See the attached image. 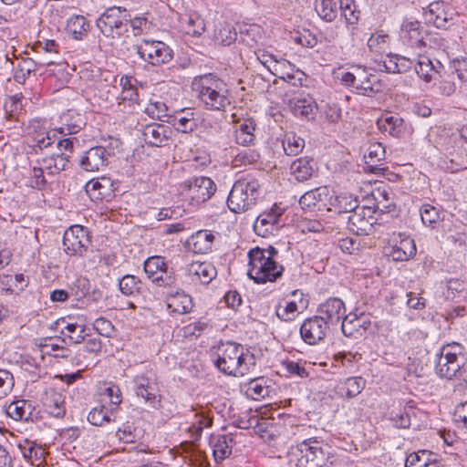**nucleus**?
I'll return each instance as SVG.
<instances>
[{
    "label": "nucleus",
    "instance_id": "f257e3e1",
    "mask_svg": "<svg viewBox=\"0 0 467 467\" xmlns=\"http://www.w3.org/2000/svg\"><path fill=\"white\" fill-rule=\"evenodd\" d=\"M216 355L214 365L226 375L243 377L255 366L254 354L235 342L222 343L217 348Z\"/></svg>",
    "mask_w": 467,
    "mask_h": 467
},
{
    "label": "nucleus",
    "instance_id": "f03ea898",
    "mask_svg": "<svg viewBox=\"0 0 467 467\" xmlns=\"http://www.w3.org/2000/svg\"><path fill=\"white\" fill-rule=\"evenodd\" d=\"M261 183L254 174H244L236 180L228 195V208L240 213L251 209L261 195Z\"/></svg>",
    "mask_w": 467,
    "mask_h": 467
},
{
    "label": "nucleus",
    "instance_id": "7ed1b4c3",
    "mask_svg": "<svg viewBox=\"0 0 467 467\" xmlns=\"http://www.w3.org/2000/svg\"><path fill=\"white\" fill-rule=\"evenodd\" d=\"M289 462L296 467H328V448L317 440L304 441L289 452Z\"/></svg>",
    "mask_w": 467,
    "mask_h": 467
},
{
    "label": "nucleus",
    "instance_id": "20e7f679",
    "mask_svg": "<svg viewBox=\"0 0 467 467\" xmlns=\"http://www.w3.org/2000/svg\"><path fill=\"white\" fill-rule=\"evenodd\" d=\"M436 357L435 372L440 378L447 379L457 377L467 361L463 346L457 342L442 346Z\"/></svg>",
    "mask_w": 467,
    "mask_h": 467
},
{
    "label": "nucleus",
    "instance_id": "39448f33",
    "mask_svg": "<svg viewBox=\"0 0 467 467\" xmlns=\"http://www.w3.org/2000/svg\"><path fill=\"white\" fill-rule=\"evenodd\" d=\"M249 269L248 276L257 284L275 282L281 277L284 266L269 256H265L259 247L248 253Z\"/></svg>",
    "mask_w": 467,
    "mask_h": 467
},
{
    "label": "nucleus",
    "instance_id": "423d86ee",
    "mask_svg": "<svg viewBox=\"0 0 467 467\" xmlns=\"http://www.w3.org/2000/svg\"><path fill=\"white\" fill-rule=\"evenodd\" d=\"M128 21L126 9L111 6L97 19L96 24L105 36L116 38L128 31Z\"/></svg>",
    "mask_w": 467,
    "mask_h": 467
},
{
    "label": "nucleus",
    "instance_id": "0eeeda50",
    "mask_svg": "<svg viewBox=\"0 0 467 467\" xmlns=\"http://www.w3.org/2000/svg\"><path fill=\"white\" fill-rule=\"evenodd\" d=\"M144 272L147 277L158 286L171 287L176 285L177 279L174 272L168 269L164 258L150 256L144 262Z\"/></svg>",
    "mask_w": 467,
    "mask_h": 467
},
{
    "label": "nucleus",
    "instance_id": "6e6552de",
    "mask_svg": "<svg viewBox=\"0 0 467 467\" xmlns=\"http://www.w3.org/2000/svg\"><path fill=\"white\" fill-rule=\"evenodd\" d=\"M90 244L88 233L81 225H73L65 231L63 247L67 254L82 256Z\"/></svg>",
    "mask_w": 467,
    "mask_h": 467
},
{
    "label": "nucleus",
    "instance_id": "1a4fd4ad",
    "mask_svg": "<svg viewBox=\"0 0 467 467\" xmlns=\"http://www.w3.org/2000/svg\"><path fill=\"white\" fill-rule=\"evenodd\" d=\"M138 53L153 66L168 63L172 58L171 49L162 41L143 40L138 47Z\"/></svg>",
    "mask_w": 467,
    "mask_h": 467
},
{
    "label": "nucleus",
    "instance_id": "9d476101",
    "mask_svg": "<svg viewBox=\"0 0 467 467\" xmlns=\"http://www.w3.org/2000/svg\"><path fill=\"white\" fill-rule=\"evenodd\" d=\"M374 209L369 206H359L347 217L348 229L357 235L370 234L376 223Z\"/></svg>",
    "mask_w": 467,
    "mask_h": 467
},
{
    "label": "nucleus",
    "instance_id": "9b49d317",
    "mask_svg": "<svg viewBox=\"0 0 467 467\" xmlns=\"http://www.w3.org/2000/svg\"><path fill=\"white\" fill-rule=\"evenodd\" d=\"M416 251L414 240L401 233L393 234L389 241V246L386 248L387 254L396 262L408 261L415 255Z\"/></svg>",
    "mask_w": 467,
    "mask_h": 467
},
{
    "label": "nucleus",
    "instance_id": "f8f14e48",
    "mask_svg": "<svg viewBox=\"0 0 467 467\" xmlns=\"http://www.w3.org/2000/svg\"><path fill=\"white\" fill-rule=\"evenodd\" d=\"M329 330L326 321L316 315L303 321L299 332L303 341L313 346L323 341Z\"/></svg>",
    "mask_w": 467,
    "mask_h": 467
},
{
    "label": "nucleus",
    "instance_id": "ddd939ff",
    "mask_svg": "<svg viewBox=\"0 0 467 467\" xmlns=\"http://www.w3.org/2000/svg\"><path fill=\"white\" fill-rule=\"evenodd\" d=\"M188 196L193 204H200L208 201L216 192V184L205 176L195 177L184 182Z\"/></svg>",
    "mask_w": 467,
    "mask_h": 467
},
{
    "label": "nucleus",
    "instance_id": "4468645a",
    "mask_svg": "<svg viewBox=\"0 0 467 467\" xmlns=\"http://www.w3.org/2000/svg\"><path fill=\"white\" fill-rule=\"evenodd\" d=\"M133 389L138 398L151 408H157L161 402V394L157 382L144 375H137L133 379Z\"/></svg>",
    "mask_w": 467,
    "mask_h": 467
},
{
    "label": "nucleus",
    "instance_id": "2eb2a0df",
    "mask_svg": "<svg viewBox=\"0 0 467 467\" xmlns=\"http://www.w3.org/2000/svg\"><path fill=\"white\" fill-rule=\"evenodd\" d=\"M317 316L331 328L337 327L346 316L345 303L338 297H330L317 307Z\"/></svg>",
    "mask_w": 467,
    "mask_h": 467
},
{
    "label": "nucleus",
    "instance_id": "dca6fc26",
    "mask_svg": "<svg viewBox=\"0 0 467 467\" xmlns=\"http://www.w3.org/2000/svg\"><path fill=\"white\" fill-rule=\"evenodd\" d=\"M401 38L412 48L421 50L427 45L428 34L420 22L406 20L401 26Z\"/></svg>",
    "mask_w": 467,
    "mask_h": 467
},
{
    "label": "nucleus",
    "instance_id": "f3484780",
    "mask_svg": "<svg viewBox=\"0 0 467 467\" xmlns=\"http://www.w3.org/2000/svg\"><path fill=\"white\" fill-rule=\"evenodd\" d=\"M371 322L369 317L364 312L348 313L341 322V330L344 336L348 337L358 338L362 337L370 327Z\"/></svg>",
    "mask_w": 467,
    "mask_h": 467
},
{
    "label": "nucleus",
    "instance_id": "a211bd4d",
    "mask_svg": "<svg viewBox=\"0 0 467 467\" xmlns=\"http://www.w3.org/2000/svg\"><path fill=\"white\" fill-rule=\"evenodd\" d=\"M454 12L443 1H435L428 5L424 11L426 21L437 28H446L453 18Z\"/></svg>",
    "mask_w": 467,
    "mask_h": 467
},
{
    "label": "nucleus",
    "instance_id": "6ab92c4d",
    "mask_svg": "<svg viewBox=\"0 0 467 467\" xmlns=\"http://www.w3.org/2000/svg\"><path fill=\"white\" fill-rule=\"evenodd\" d=\"M330 200L331 196L328 188L327 186H320L304 193L299 200V203L305 210L322 211L327 209L329 211L331 208L327 207V205L330 203Z\"/></svg>",
    "mask_w": 467,
    "mask_h": 467
},
{
    "label": "nucleus",
    "instance_id": "aec40b11",
    "mask_svg": "<svg viewBox=\"0 0 467 467\" xmlns=\"http://www.w3.org/2000/svg\"><path fill=\"white\" fill-rule=\"evenodd\" d=\"M284 210L276 204H274L269 211H265L258 215L254 223V230L256 234L265 237L276 229L279 218Z\"/></svg>",
    "mask_w": 467,
    "mask_h": 467
},
{
    "label": "nucleus",
    "instance_id": "412c9836",
    "mask_svg": "<svg viewBox=\"0 0 467 467\" xmlns=\"http://www.w3.org/2000/svg\"><path fill=\"white\" fill-rule=\"evenodd\" d=\"M110 153L102 146L90 148L80 160V166L87 171H98L107 165Z\"/></svg>",
    "mask_w": 467,
    "mask_h": 467
},
{
    "label": "nucleus",
    "instance_id": "4be33fe9",
    "mask_svg": "<svg viewBox=\"0 0 467 467\" xmlns=\"http://www.w3.org/2000/svg\"><path fill=\"white\" fill-rule=\"evenodd\" d=\"M186 272L192 282L208 285L217 275L215 266L210 262H192L187 265Z\"/></svg>",
    "mask_w": 467,
    "mask_h": 467
},
{
    "label": "nucleus",
    "instance_id": "5701e85b",
    "mask_svg": "<svg viewBox=\"0 0 467 467\" xmlns=\"http://www.w3.org/2000/svg\"><path fill=\"white\" fill-rule=\"evenodd\" d=\"M165 302L169 312L175 315L189 313L193 306L191 296L185 294L181 289L168 292Z\"/></svg>",
    "mask_w": 467,
    "mask_h": 467
},
{
    "label": "nucleus",
    "instance_id": "b1692460",
    "mask_svg": "<svg viewBox=\"0 0 467 467\" xmlns=\"http://www.w3.org/2000/svg\"><path fill=\"white\" fill-rule=\"evenodd\" d=\"M85 191L91 200H108L113 193V182L108 177L92 179L85 185Z\"/></svg>",
    "mask_w": 467,
    "mask_h": 467
},
{
    "label": "nucleus",
    "instance_id": "393cba45",
    "mask_svg": "<svg viewBox=\"0 0 467 467\" xmlns=\"http://www.w3.org/2000/svg\"><path fill=\"white\" fill-rule=\"evenodd\" d=\"M198 97L208 109L221 110L230 104L228 89H199Z\"/></svg>",
    "mask_w": 467,
    "mask_h": 467
},
{
    "label": "nucleus",
    "instance_id": "a878e982",
    "mask_svg": "<svg viewBox=\"0 0 467 467\" xmlns=\"http://www.w3.org/2000/svg\"><path fill=\"white\" fill-rule=\"evenodd\" d=\"M443 66L439 60H431L429 57L419 54L415 69L418 76L426 82L438 79L441 77V70Z\"/></svg>",
    "mask_w": 467,
    "mask_h": 467
},
{
    "label": "nucleus",
    "instance_id": "bb28decb",
    "mask_svg": "<svg viewBox=\"0 0 467 467\" xmlns=\"http://www.w3.org/2000/svg\"><path fill=\"white\" fill-rule=\"evenodd\" d=\"M379 130L394 138H401L406 132V126L402 118L395 115L383 114L377 120Z\"/></svg>",
    "mask_w": 467,
    "mask_h": 467
},
{
    "label": "nucleus",
    "instance_id": "cd10ccee",
    "mask_svg": "<svg viewBox=\"0 0 467 467\" xmlns=\"http://www.w3.org/2000/svg\"><path fill=\"white\" fill-rule=\"evenodd\" d=\"M213 454L216 462L223 461L232 453L234 439L230 435H213L210 440Z\"/></svg>",
    "mask_w": 467,
    "mask_h": 467
},
{
    "label": "nucleus",
    "instance_id": "c85d7f7f",
    "mask_svg": "<svg viewBox=\"0 0 467 467\" xmlns=\"http://www.w3.org/2000/svg\"><path fill=\"white\" fill-rule=\"evenodd\" d=\"M214 235L208 230H201L192 234L188 241L190 248L195 254H206L213 248Z\"/></svg>",
    "mask_w": 467,
    "mask_h": 467
},
{
    "label": "nucleus",
    "instance_id": "c756f323",
    "mask_svg": "<svg viewBox=\"0 0 467 467\" xmlns=\"http://www.w3.org/2000/svg\"><path fill=\"white\" fill-rule=\"evenodd\" d=\"M44 405L47 411L55 418H61L66 413L65 397L56 389H50L46 393Z\"/></svg>",
    "mask_w": 467,
    "mask_h": 467
},
{
    "label": "nucleus",
    "instance_id": "7c9ffc66",
    "mask_svg": "<svg viewBox=\"0 0 467 467\" xmlns=\"http://www.w3.org/2000/svg\"><path fill=\"white\" fill-rule=\"evenodd\" d=\"M167 130L166 126L159 123L146 125L142 131L143 139L149 145L160 147L168 140Z\"/></svg>",
    "mask_w": 467,
    "mask_h": 467
},
{
    "label": "nucleus",
    "instance_id": "2f4dec72",
    "mask_svg": "<svg viewBox=\"0 0 467 467\" xmlns=\"http://www.w3.org/2000/svg\"><path fill=\"white\" fill-rule=\"evenodd\" d=\"M18 450L25 460L29 462L33 465L39 466L44 462L45 449L41 446H37L35 442L26 441L24 443L18 444Z\"/></svg>",
    "mask_w": 467,
    "mask_h": 467
},
{
    "label": "nucleus",
    "instance_id": "473e14b6",
    "mask_svg": "<svg viewBox=\"0 0 467 467\" xmlns=\"http://www.w3.org/2000/svg\"><path fill=\"white\" fill-rule=\"evenodd\" d=\"M289 107L296 116H303L307 119L313 115L317 105L310 97H295L289 99Z\"/></svg>",
    "mask_w": 467,
    "mask_h": 467
},
{
    "label": "nucleus",
    "instance_id": "72a5a7b5",
    "mask_svg": "<svg viewBox=\"0 0 467 467\" xmlns=\"http://www.w3.org/2000/svg\"><path fill=\"white\" fill-rule=\"evenodd\" d=\"M5 413L15 420H28L32 414L31 404L25 400L11 402L5 407Z\"/></svg>",
    "mask_w": 467,
    "mask_h": 467
},
{
    "label": "nucleus",
    "instance_id": "f704fd0d",
    "mask_svg": "<svg viewBox=\"0 0 467 467\" xmlns=\"http://www.w3.org/2000/svg\"><path fill=\"white\" fill-rule=\"evenodd\" d=\"M420 215L422 223L431 229L439 227L443 220L440 209L430 203H424L420 206Z\"/></svg>",
    "mask_w": 467,
    "mask_h": 467
},
{
    "label": "nucleus",
    "instance_id": "c9c22d12",
    "mask_svg": "<svg viewBox=\"0 0 467 467\" xmlns=\"http://www.w3.org/2000/svg\"><path fill=\"white\" fill-rule=\"evenodd\" d=\"M291 173L298 182H305L311 178L314 172L313 161L300 158L294 161L290 166Z\"/></svg>",
    "mask_w": 467,
    "mask_h": 467
},
{
    "label": "nucleus",
    "instance_id": "e433bc0d",
    "mask_svg": "<svg viewBox=\"0 0 467 467\" xmlns=\"http://www.w3.org/2000/svg\"><path fill=\"white\" fill-rule=\"evenodd\" d=\"M390 37L383 30H378L371 34L368 40V47L377 54L387 53L389 49Z\"/></svg>",
    "mask_w": 467,
    "mask_h": 467
},
{
    "label": "nucleus",
    "instance_id": "4c0bfd02",
    "mask_svg": "<svg viewBox=\"0 0 467 467\" xmlns=\"http://www.w3.org/2000/svg\"><path fill=\"white\" fill-rule=\"evenodd\" d=\"M365 387V380L361 377H351L345 379L338 386L339 393L347 398L358 395Z\"/></svg>",
    "mask_w": 467,
    "mask_h": 467
},
{
    "label": "nucleus",
    "instance_id": "58836bf2",
    "mask_svg": "<svg viewBox=\"0 0 467 467\" xmlns=\"http://www.w3.org/2000/svg\"><path fill=\"white\" fill-rule=\"evenodd\" d=\"M330 204L333 205L339 213L350 214L359 207L358 199L348 193L336 196L334 202H330Z\"/></svg>",
    "mask_w": 467,
    "mask_h": 467
},
{
    "label": "nucleus",
    "instance_id": "ea45409f",
    "mask_svg": "<svg viewBox=\"0 0 467 467\" xmlns=\"http://www.w3.org/2000/svg\"><path fill=\"white\" fill-rule=\"evenodd\" d=\"M255 125L253 121L244 120L235 131V140L238 144L247 146L254 140Z\"/></svg>",
    "mask_w": 467,
    "mask_h": 467
},
{
    "label": "nucleus",
    "instance_id": "a19ab883",
    "mask_svg": "<svg viewBox=\"0 0 467 467\" xmlns=\"http://www.w3.org/2000/svg\"><path fill=\"white\" fill-rule=\"evenodd\" d=\"M283 148L286 155H298L305 148V140L293 132L286 133L283 140Z\"/></svg>",
    "mask_w": 467,
    "mask_h": 467
},
{
    "label": "nucleus",
    "instance_id": "79ce46f5",
    "mask_svg": "<svg viewBox=\"0 0 467 467\" xmlns=\"http://www.w3.org/2000/svg\"><path fill=\"white\" fill-rule=\"evenodd\" d=\"M114 410H109L105 406L93 408L88 414V420L94 426H102L104 423L114 421L111 418Z\"/></svg>",
    "mask_w": 467,
    "mask_h": 467
},
{
    "label": "nucleus",
    "instance_id": "37998d69",
    "mask_svg": "<svg viewBox=\"0 0 467 467\" xmlns=\"http://www.w3.org/2000/svg\"><path fill=\"white\" fill-rule=\"evenodd\" d=\"M41 355L52 356L56 358L68 359L71 358V350L57 343L49 342L39 345Z\"/></svg>",
    "mask_w": 467,
    "mask_h": 467
},
{
    "label": "nucleus",
    "instance_id": "c03bdc74",
    "mask_svg": "<svg viewBox=\"0 0 467 467\" xmlns=\"http://www.w3.org/2000/svg\"><path fill=\"white\" fill-rule=\"evenodd\" d=\"M337 3L338 0H321L316 5V11L323 20L332 22L337 16Z\"/></svg>",
    "mask_w": 467,
    "mask_h": 467
},
{
    "label": "nucleus",
    "instance_id": "a18cd8bd",
    "mask_svg": "<svg viewBox=\"0 0 467 467\" xmlns=\"http://www.w3.org/2000/svg\"><path fill=\"white\" fill-rule=\"evenodd\" d=\"M256 56L260 63L274 75H278L281 67L285 66L286 63L285 59L278 60L274 55L264 50H259Z\"/></svg>",
    "mask_w": 467,
    "mask_h": 467
},
{
    "label": "nucleus",
    "instance_id": "49530a36",
    "mask_svg": "<svg viewBox=\"0 0 467 467\" xmlns=\"http://www.w3.org/2000/svg\"><path fill=\"white\" fill-rule=\"evenodd\" d=\"M205 31L204 20L198 14H190L185 19V32L192 36H200Z\"/></svg>",
    "mask_w": 467,
    "mask_h": 467
},
{
    "label": "nucleus",
    "instance_id": "de8ad7c7",
    "mask_svg": "<svg viewBox=\"0 0 467 467\" xmlns=\"http://www.w3.org/2000/svg\"><path fill=\"white\" fill-rule=\"evenodd\" d=\"M342 16L348 25H355L358 21L359 12L357 10L354 0H338Z\"/></svg>",
    "mask_w": 467,
    "mask_h": 467
},
{
    "label": "nucleus",
    "instance_id": "09e8293b",
    "mask_svg": "<svg viewBox=\"0 0 467 467\" xmlns=\"http://www.w3.org/2000/svg\"><path fill=\"white\" fill-rule=\"evenodd\" d=\"M235 29L228 24L221 26L214 35V41L221 46H230L236 40Z\"/></svg>",
    "mask_w": 467,
    "mask_h": 467
},
{
    "label": "nucleus",
    "instance_id": "8fccbe9b",
    "mask_svg": "<svg viewBox=\"0 0 467 467\" xmlns=\"http://www.w3.org/2000/svg\"><path fill=\"white\" fill-rule=\"evenodd\" d=\"M145 112L152 119H159L161 121H169L168 108L162 101L151 100L147 106Z\"/></svg>",
    "mask_w": 467,
    "mask_h": 467
},
{
    "label": "nucleus",
    "instance_id": "3c124183",
    "mask_svg": "<svg viewBox=\"0 0 467 467\" xmlns=\"http://www.w3.org/2000/svg\"><path fill=\"white\" fill-rule=\"evenodd\" d=\"M140 281L135 275H126L119 281V291L127 296L139 293Z\"/></svg>",
    "mask_w": 467,
    "mask_h": 467
},
{
    "label": "nucleus",
    "instance_id": "603ef678",
    "mask_svg": "<svg viewBox=\"0 0 467 467\" xmlns=\"http://www.w3.org/2000/svg\"><path fill=\"white\" fill-rule=\"evenodd\" d=\"M259 153L252 149H244L240 150L233 159L234 167L246 166L255 163L259 160Z\"/></svg>",
    "mask_w": 467,
    "mask_h": 467
},
{
    "label": "nucleus",
    "instance_id": "864d4df0",
    "mask_svg": "<svg viewBox=\"0 0 467 467\" xmlns=\"http://www.w3.org/2000/svg\"><path fill=\"white\" fill-rule=\"evenodd\" d=\"M385 154L386 151L383 145L379 142H373L368 146L364 158L367 163L373 165L383 161Z\"/></svg>",
    "mask_w": 467,
    "mask_h": 467
},
{
    "label": "nucleus",
    "instance_id": "5fc2aeb1",
    "mask_svg": "<svg viewBox=\"0 0 467 467\" xmlns=\"http://www.w3.org/2000/svg\"><path fill=\"white\" fill-rule=\"evenodd\" d=\"M61 332L74 344L81 343L86 337L84 327L78 324L67 323Z\"/></svg>",
    "mask_w": 467,
    "mask_h": 467
},
{
    "label": "nucleus",
    "instance_id": "6e6d98bb",
    "mask_svg": "<svg viewBox=\"0 0 467 467\" xmlns=\"http://www.w3.org/2000/svg\"><path fill=\"white\" fill-rule=\"evenodd\" d=\"M67 26L73 37L78 40L87 32L88 24L84 16H76L70 18Z\"/></svg>",
    "mask_w": 467,
    "mask_h": 467
},
{
    "label": "nucleus",
    "instance_id": "4d7b16f0",
    "mask_svg": "<svg viewBox=\"0 0 467 467\" xmlns=\"http://www.w3.org/2000/svg\"><path fill=\"white\" fill-rule=\"evenodd\" d=\"M429 457H431L430 451H419L408 455L405 462V467H425L429 462Z\"/></svg>",
    "mask_w": 467,
    "mask_h": 467
},
{
    "label": "nucleus",
    "instance_id": "13d9d810",
    "mask_svg": "<svg viewBox=\"0 0 467 467\" xmlns=\"http://www.w3.org/2000/svg\"><path fill=\"white\" fill-rule=\"evenodd\" d=\"M15 379L11 372L0 369V400L7 397L13 390Z\"/></svg>",
    "mask_w": 467,
    "mask_h": 467
},
{
    "label": "nucleus",
    "instance_id": "bf43d9fd",
    "mask_svg": "<svg viewBox=\"0 0 467 467\" xmlns=\"http://www.w3.org/2000/svg\"><path fill=\"white\" fill-rule=\"evenodd\" d=\"M132 33L135 36H141L150 31L152 24L144 16H137L133 19H129Z\"/></svg>",
    "mask_w": 467,
    "mask_h": 467
},
{
    "label": "nucleus",
    "instance_id": "052dcab7",
    "mask_svg": "<svg viewBox=\"0 0 467 467\" xmlns=\"http://www.w3.org/2000/svg\"><path fill=\"white\" fill-rule=\"evenodd\" d=\"M411 408H404L403 410H399L398 411L392 410L390 413V419L394 422V425L398 428H409L410 426V412H412Z\"/></svg>",
    "mask_w": 467,
    "mask_h": 467
},
{
    "label": "nucleus",
    "instance_id": "680f3d73",
    "mask_svg": "<svg viewBox=\"0 0 467 467\" xmlns=\"http://www.w3.org/2000/svg\"><path fill=\"white\" fill-rule=\"evenodd\" d=\"M298 313V306L296 302H288L285 306H279L276 309V316L283 321H292Z\"/></svg>",
    "mask_w": 467,
    "mask_h": 467
},
{
    "label": "nucleus",
    "instance_id": "e2e57ef3",
    "mask_svg": "<svg viewBox=\"0 0 467 467\" xmlns=\"http://www.w3.org/2000/svg\"><path fill=\"white\" fill-rule=\"evenodd\" d=\"M116 436L123 443H132L136 441L138 435L135 428L127 423L117 431Z\"/></svg>",
    "mask_w": 467,
    "mask_h": 467
},
{
    "label": "nucleus",
    "instance_id": "0e129e2a",
    "mask_svg": "<svg viewBox=\"0 0 467 467\" xmlns=\"http://www.w3.org/2000/svg\"><path fill=\"white\" fill-rule=\"evenodd\" d=\"M193 86L198 88H219L222 85L220 81L213 74H205L203 76L195 77L192 82Z\"/></svg>",
    "mask_w": 467,
    "mask_h": 467
},
{
    "label": "nucleus",
    "instance_id": "69168bd1",
    "mask_svg": "<svg viewBox=\"0 0 467 467\" xmlns=\"http://www.w3.org/2000/svg\"><path fill=\"white\" fill-rule=\"evenodd\" d=\"M293 39L296 43L306 47H313L317 43L316 36L311 34L309 30L306 29L301 32H296Z\"/></svg>",
    "mask_w": 467,
    "mask_h": 467
},
{
    "label": "nucleus",
    "instance_id": "338daca9",
    "mask_svg": "<svg viewBox=\"0 0 467 467\" xmlns=\"http://www.w3.org/2000/svg\"><path fill=\"white\" fill-rule=\"evenodd\" d=\"M282 365L285 371L290 376H297L301 379H306L309 376L306 369L297 362L286 360Z\"/></svg>",
    "mask_w": 467,
    "mask_h": 467
},
{
    "label": "nucleus",
    "instance_id": "774afa93",
    "mask_svg": "<svg viewBox=\"0 0 467 467\" xmlns=\"http://www.w3.org/2000/svg\"><path fill=\"white\" fill-rule=\"evenodd\" d=\"M247 392L254 400H259L268 394V389L262 384L260 379H254L250 381Z\"/></svg>",
    "mask_w": 467,
    "mask_h": 467
}]
</instances>
